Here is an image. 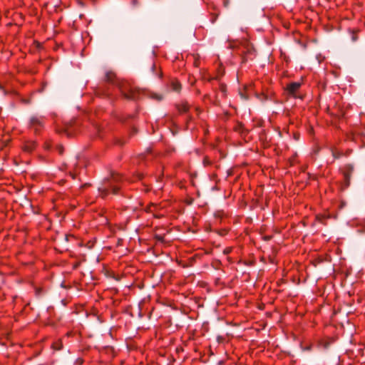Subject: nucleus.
Returning a JSON list of instances; mask_svg holds the SVG:
<instances>
[{"label": "nucleus", "mask_w": 365, "mask_h": 365, "mask_svg": "<svg viewBox=\"0 0 365 365\" xmlns=\"http://www.w3.org/2000/svg\"><path fill=\"white\" fill-rule=\"evenodd\" d=\"M59 152H60V153H62V148H60Z\"/></svg>", "instance_id": "obj_12"}, {"label": "nucleus", "mask_w": 365, "mask_h": 365, "mask_svg": "<svg viewBox=\"0 0 365 365\" xmlns=\"http://www.w3.org/2000/svg\"><path fill=\"white\" fill-rule=\"evenodd\" d=\"M43 118L40 117H32L30 120V127L34 130L35 133H38L43 126Z\"/></svg>", "instance_id": "obj_3"}, {"label": "nucleus", "mask_w": 365, "mask_h": 365, "mask_svg": "<svg viewBox=\"0 0 365 365\" xmlns=\"http://www.w3.org/2000/svg\"><path fill=\"white\" fill-rule=\"evenodd\" d=\"M122 94L127 99L135 100L138 98V91L135 88L124 86L121 88Z\"/></svg>", "instance_id": "obj_2"}, {"label": "nucleus", "mask_w": 365, "mask_h": 365, "mask_svg": "<svg viewBox=\"0 0 365 365\" xmlns=\"http://www.w3.org/2000/svg\"><path fill=\"white\" fill-rule=\"evenodd\" d=\"M171 87L173 91H179L180 90L181 86L178 81L174 80L171 82Z\"/></svg>", "instance_id": "obj_6"}, {"label": "nucleus", "mask_w": 365, "mask_h": 365, "mask_svg": "<svg viewBox=\"0 0 365 365\" xmlns=\"http://www.w3.org/2000/svg\"><path fill=\"white\" fill-rule=\"evenodd\" d=\"M162 215H163V214H160V215L154 214V216L156 217H160Z\"/></svg>", "instance_id": "obj_11"}, {"label": "nucleus", "mask_w": 365, "mask_h": 365, "mask_svg": "<svg viewBox=\"0 0 365 365\" xmlns=\"http://www.w3.org/2000/svg\"><path fill=\"white\" fill-rule=\"evenodd\" d=\"M301 87V83L292 82L287 85V90L289 93L294 95Z\"/></svg>", "instance_id": "obj_4"}, {"label": "nucleus", "mask_w": 365, "mask_h": 365, "mask_svg": "<svg viewBox=\"0 0 365 365\" xmlns=\"http://www.w3.org/2000/svg\"><path fill=\"white\" fill-rule=\"evenodd\" d=\"M331 343V341H328L327 340H322L320 341V345L322 346L324 349L329 347V344Z\"/></svg>", "instance_id": "obj_8"}, {"label": "nucleus", "mask_w": 365, "mask_h": 365, "mask_svg": "<svg viewBox=\"0 0 365 365\" xmlns=\"http://www.w3.org/2000/svg\"><path fill=\"white\" fill-rule=\"evenodd\" d=\"M106 81L109 82H112L114 78V74L113 73H106Z\"/></svg>", "instance_id": "obj_9"}, {"label": "nucleus", "mask_w": 365, "mask_h": 365, "mask_svg": "<svg viewBox=\"0 0 365 365\" xmlns=\"http://www.w3.org/2000/svg\"><path fill=\"white\" fill-rule=\"evenodd\" d=\"M35 148H36V143L33 142V141L27 142L24 145V151L28 152V153L33 151L35 149Z\"/></svg>", "instance_id": "obj_5"}, {"label": "nucleus", "mask_w": 365, "mask_h": 365, "mask_svg": "<svg viewBox=\"0 0 365 365\" xmlns=\"http://www.w3.org/2000/svg\"><path fill=\"white\" fill-rule=\"evenodd\" d=\"M190 109V106L189 105L185 103H182L180 107H179V110L180 112H183V113H185V112H187Z\"/></svg>", "instance_id": "obj_7"}, {"label": "nucleus", "mask_w": 365, "mask_h": 365, "mask_svg": "<svg viewBox=\"0 0 365 365\" xmlns=\"http://www.w3.org/2000/svg\"><path fill=\"white\" fill-rule=\"evenodd\" d=\"M122 180V177L120 175H113L111 182L109 184L108 188H104L101 192L103 196L107 195L110 192L117 194L120 188L118 182Z\"/></svg>", "instance_id": "obj_1"}, {"label": "nucleus", "mask_w": 365, "mask_h": 365, "mask_svg": "<svg viewBox=\"0 0 365 365\" xmlns=\"http://www.w3.org/2000/svg\"><path fill=\"white\" fill-rule=\"evenodd\" d=\"M158 207V205H152L149 207L148 210H149V212H155L156 209Z\"/></svg>", "instance_id": "obj_10"}, {"label": "nucleus", "mask_w": 365, "mask_h": 365, "mask_svg": "<svg viewBox=\"0 0 365 365\" xmlns=\"http://www.w3.org/2000/svg\"><path fill=\"white\" fill-rule=\"evenodd\" d=\"M141 178H142V176H141V175H140V176L138 177V179H141Z\"/></svg>", "instance_id": "obj_13"}]
</instances>
